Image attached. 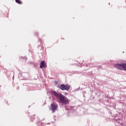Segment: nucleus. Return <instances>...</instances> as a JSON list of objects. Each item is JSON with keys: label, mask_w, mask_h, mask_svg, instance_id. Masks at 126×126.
Instances as JSON below:
<instances>
[{"label": "nucleus", "mask_w": 126, "mask_h": 126, "mask_svg": "<svg viewBox=\"0 0 126 126\" xmlns=\"http://www.w3.org/2000/svg\"><path fill=\"white\" fill-rule=\"evenodd\" d=\"M51 93L54 95L56 97V98H58L59 101H60L62 104L63 105H67V104H69V101L68 99L66 98L65 96L63 94L57 93V92L52 90L51 91Z\"/></svg>", "instance_id": "1"}, {"label": "nucleus", "mask_w": 126, "mask_h": 126, "mask_svg": "<svg viewBox=\"0 0 126 126\" xmlns=\"http://www.w3.org/2000/svg\"><path fill=\"white\" fill-rule=\"evenodd\" d=\"M114 67L121 70H126V63H119L114 65Z\"/></svg>", "instance_id": "2"}, {"label": "nucleus", "mask_w": 126, "mask_h": 126, "mask_svg": "<svg viewBox=\"0 0 126 126\" xmlns=\"http://www.w3.org/2000/svg\"><path fill=\"white\" fill-rule=\"evenodd\" d=\"M59 88L60 89H61V90H66L67 91H68L70 89V86L68 85H64V84H62L61 85H58Z\"/></svg>", "instance_id": "3"}, {"label": "nucleus", "mask_w": 126, "mask_h": 126, "mask_svg": "<svg viewBox=\"0 0 126 126\" xmlns=\"http://www.w3.org/2000/svg\"><path fill=\"white\" fill-rule=\"evenodd\" d=\"M58 104H55L54 103H51V109L52 111V113H55L56 111H57L58 109Z\"/></svg>", "instance_id": "4"}, {"label": "nucleus", "mask_w": 126, "mask_h": 126, "mask_svg": "<svg viewBox=\"0 0 126 126\" xmlns=\"http://www.w3.org/2000/svg\"><path fill=\"white\" fill-rule=\"evenodd\" d=\"M43 67H44V68H47V64H46V61H42L40 63V68H43Z\"/></svg>", "instance_id": "5"}, {"label": "nucleus", "mask_w": 126, "mask_h": 126, "mask_svg": "<svg viewBox=\"0 0 126 126\" xmlns=\"http://www.w3.org/2000/svg\"><path fill=\"white\" fill-rule=\"evenodd\" d=\"M15 1L17 3H19V4H22V1L20 0H15Z\"/></svg>", "instance_id": "6"}, {"label": "nucleus", "mask_w": 126, "mask_h": 126, "mask_svg": "<svg viewBox=\"0 0 126 126\" xmlns=\"http://www.w3.org/2000/svg\"><path fill=\"white\" fill-rule=\"evenodd\" d=\"M34 120H35V119H34V118H33V119H31L32 122H33V121H34Z\"/></svg>", "instance_id": "7"}]
</instances>
